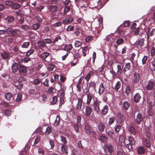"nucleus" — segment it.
I'll return each mask as SVG.
<instances>
[{"mask_svg": "<svg viewBox=\"0 0 155 155\" xmlns=\"http://www.w3.org/2000/svg\"><path fill=\"white\" fill-rule=\"evenodd\" d=\"M130 63H128L125 65L124 71V72L128 71L130 70Z\"/></svg>", "mask_w": 155, "mask_h": 155, "instance_id": "obj_46", "label": "nucleus"}, {"mask_svg": "<svg viewBox=\"0 0 155 155\" xmlns=\"http://www.w3.org/2000/svg\"><path fill=\"white\" fill-rule=\"evenodd\" d=\"M47 64L48 69L49 71H52L54 68V65L51 63H48Z\"/></svg>", "mask_w": 155, "mask_h": 155, "instance_id": "obj_42", "label": "nucleus"}, {"mask_svg": "<svg viewBox=\"0 0 155 155\" xmlns=\"http://www.w3.org/2000/svg\"><path fill=\"white\" fill-rule=\"evenodd\" d=\"M45 43L46 44H51L53 43V41L50 38H46L44 40Z\"/></svg>", "mask_w": 155, "mask_h": 155, "instance_id": "obj_62", "label": "nucleus"}, {"mask_svg": "<svg viewBox=\"0 0 155 155\" xmlns=\"http://www.w3.org/2000/svg\"><path fill=\"white\" fill-rule=\"evenodd\" d=\"M93 72L92 71H90L85 76V78L86 79L87 82H88L91 78V76L93 73Z\"/></svg>", "mask_w": 155, "mask_h": 155, "instance_id": "obj_37", "label": "nucleus"}, {"mask_svg": "<svg viewBox=\"0 0 155 155\" xmlns=\"http://www.w3.org/2000/svg\"><path fill=\"white\" fill-rule=\"evenodd\" d=\"M148 57L147 56H144L142 58V64L144 65L146 63V62L147 60Z\"/></svg>", "mask_w": 155, "mask_h": 155, "instance_id": "obj_61", "label": "nucleus"}, {"mask_svg": "<svg viewBox=\"0 0 155 155\" xmlns=\"http://www.w3.org/2000/svg\"><path fill=\"white\" fill-rule=\"evenodd\" d=\"M58 101V97L57 96H54L52 98V101L51 102L52 104H55Z\"/></svg>", "mask_w": 155, "mask_h": 155, "instance_id": "obj_56", "label": "nucleus"}, {"mask_svg": "<svg viewBox=\"0 0 155 155\" xmlns=\"http://www.w3.org/2000/svg\"><path fill=\"white\" fill-rule=\"evenodd\" d=\"M9 54L8 52L4 51L1 53V56L4 59H7L9 58Z\"/></svg>", "mask_w": 155, "mask_h": 155, "instance_id": "obj_26", "label": "nucleus"}, {"mask_svg": "<svg viewBox=\"0 0 155 155\" xmlns=\"http://www.w3.org/2000/svg\"><path fill=\"white\" fill-rule=\"evenodd\" d=\"M129 131L133 135H137L136 130L134 126H131L129 128Z\"/></svg>", "mask_w": 155, "mask_h": 155, "instance_id": "obj_31", "label": "nucleus"}, {"mask_svg": "<svg viewBox=\"0 0 155 155\" xmlns=\"http://www.w3.org/2000/svg\"><path fill=\"white\" fill-rule=\"evenodd\" d=\"M13 2L11 0H7L5 2V5L7 6H10L11 7L12 6Z\"/></svg>", "mask_w": 155, "mask_h": 155, "instance_id": "obj_45", "label": "nucleus"}, {"mask_svg": "<svg viewBox=\"0 0 155 155\" xmlns=\"http://www.w3.org/2000/svg\"><path fill=\"white\" fill-rule=\"evenodd\" d=\"M50 55V53H49L44 51L40 55L39 57L42 59L43 61L50 62L51 61V58H49Z\"/></svg>", "mask_w": 155, "mask_h": 155, "instance_id": "obj_2", "label": "nucleus"}, {"mask_svg": "<svg viewBox=\"0 0 155 155\" xmlns=\"http://www.w3.org/2000/svg\"><path fill=\"white\" fill-rule=\"evenodd\" d=\"M115 117L114 116L110 117L109 118V121L108 122L109 125L110 126L113 124L115 121Z\"/></svg>", "mask_w": 155, "mask_h": 155, "instance_id": "obj_41", "label": "nucleus"}, {"mask_svg": "<svg viewBox=\"0 0 155 155\" xmlns=\"http://www.w3.org/2000/svg\"><path fill=\"white\" fill-rule=\"evenodd\" d=\"M68 148L64 144H62L61 147V152L63 153L67 154L68 153Z\"/></svg>", "mask_w": 155, "mask_h": 155, "instance_id": "obj_16", "label": "nucleus"}, {"mask_svg": "<svg viewBox=\"0 0 155 155\" xmlns=\"http://www.w3.org/2000/svg\"><path fill=\"white\" fill-rule=\"evenodd\" d=\"M93 39V37L92 36H89L87 37L85 39V41L86 42H90Z\"/></svg>", "mask_w": 155, "mask_h": 155, "instance_id": "obj_64", "label": "nucleus"}, {"mask_svg": "<svg viewBox=\"0 0 155 155\" xmlns=\"http://www.w3.org/2000/svg\"><path fill=\"white\" fill-rule=\"evenodd\" d=\"M21 7V5L17 3H14L13 2L12 8L14 9H18Z\"/></svg>", "mask_w": 155, "mask_h": 155, "instance_id": "obj_35", "label": "nucleus"}, {"mask_svg": "<svg viewBox=\"0 0 155 155\" xmlns=\"http://www.w3.org/2000/svg\"><path fill=\"white\" fill-rule=\"evenodd\" d=\"M83 99L81 98H79L78 99V102L76 105V109L78 110H81Z\"/></svg>", "mask_w": 155, "mask_h": 155, "instance_id": "obj_15", "label": "nucleus"}, {"mask_svg": "<svg viewBox=\"0 0 155 155\" xmlns=\"http://www.w3.org/2000/svg\"><path fill=\"white\" fill-rule=\"evenodd\" d=\"M15 17L12 15L7 16L5 19L6 21L10 23L13 22L15 20Z\"/></svg>", "mask_w": 155, "mask_h": 155, "instance_id": "obj_24", "label": "nucleus"}, {"mask_svg": "<svg viewBox=\"0 0 155 155\" xmlns=\"http://www.w3.org/2000/svg\"><path fill=\"white\" fill-rule=\"evenodd\" d=\"M123 107L126 110H128V108L130 106V104L127 101L124 102L123 104Z\"/></svg>", "mask_w": 155, "mask_h": 155, "instance_id": "obj_33", "label": "nucleus"}, {"mask_svg": "<svg viewBox=\"0 0 155 155\" xmlns=\"http://www.w3.org/2000/svg\"><path fill=\"white\" fill-rule=\"evenodd\" d=\"M52 131V128L51 127H48L46 129V131H45V134L46 135L49 134Z\"/></svg>", "mask_w": 155, "mask_h": 155, "instance_id": "obj_47", "label": "nucleus"}, {"mask_svg": "<svg viewBox=\"0 0 155 155\" xmlns=\"http://www.w3.org/2000/svg\"><path fill=\"white\" fill-rule=\"evenodd\" d=\"M79 61V59H77L74 58L73 61L71 62V65L72 66H74L77 64L78 61Z\"/></svg>", "mask_w": 155, "mask_h": 155, "instance_id": "obj_59", "label": "nucleus"}, {"mask_svg": "<svg viewBox=\"0 0 155 155\" xmlns=\"http://www.w3.org/2000/svg\"><path fill=\"white\" fill-rule=\"evenodd\" d=\"M60 121V116L58 115L56 116V119L55 120L54 123V126H57L59 125Z\"/></svg>", "mask_w": 155, "mask_h": 155, "instance_id": "obj_34", "label": "nucleus"}, {"mask_svg": "<svg viewBox=\"0 0 155 155\" xmlns=\"http://www.w3.org/2000/svg\"><path fill=\"white\" fill-rule=\"evenodd\" d=\"M58 8L57 6L52 5L49 6L48 9L50 12H55L57 11Z\"/></svg>", "mask_w": 155, "mask_h": 155, "instance_id": "obj_17", "label": "nucleus"}, {"mask_svg": "<svg viewBox=\"0 0 155 155\" xmlns=\"http://www.w3.org/2000/svg\"><path fill=\"white\" fill-rule=\"evenodd\" d=\"M30 45V43L29 42H24L21 45L22 48H28Z\"/></svg>", "mask_w": 155, "mask_h": 155, "instance_id": "obj_54", "label": "nucleus"}, {"mask_svg": "<svg viewBox=\"0 0 155 155\" xmlns=\"http://www.w3.org/2000/svg\"><path fill=\"white\" fill-rule=\"evenodd\" d=\"M140 74L136 72L134 74L133 81L134 83H136L139 81L140 79Z\"/></svg>", "mask_w": 155, "mask_h": 155, "instance_id": "obj_20", "label": "nucleus"}, {"mask_svg": "<svg viewBox=\"0 0 155 155\" xmlns=\"http://www.w3.org/2000/svg\"><path fill=\"white\" fill-rule=\"evenodd\" d=\"M73 18L71 17H67L64 19L62 23L63 24H69L73 21Z\"/></svg>", "mask_w": 155, "mask_h": 155, "instance_id": "obj_13", "label": "nucleus"}, {"mask_svg": "<svg viewBox=\"0 0 155 155\" xmlns=\"http://www.w3.org/2000/svg\"><path fill=\"white\" fill-rule=\"evenodd\" d=\"M133 88L132 85H128L126 87L125 92L127 96H129Z\"/></svg>", "mask_w": 155, "mask_h": 155, "instance_id": "obj_14", "label": "nucleus"}, {"mask_svg": "<svg viewBox=\"0 0 155 155\" xmlns=\"http://www.w3.org/2000/svg\"><path fill=\"white\" fill-rule=\"evenodd\" d=\"M141 99V94L139 92L136 93L133 97L134 101L136 103H139Z\"/></svg>", "mask_w": 155, "mask_h": 155, "instance_id": "obj_10", "label": "nucleus"}, {"mask_svg": "<svg viewBox=\"0 0 155 155\" xmlns=\"http://www.w3.org/2000/svg\"><path fill=\"white\" fill-rule=\"evenodd\" d=\"M40 25V24L39 23H35L32 25L31 28L32 29L36 30L39 28Z\"/></svg>", "mask_w": 155, "mask_h": 155, "instance_id": "obj_29", "label": "nucleus"}, {"mask_svg": "<svg viewBox=\"0 0 155 155\" xmlns=\"http://www.w3.org/2000/svg\"><path fill=\"white\" fill-rule=\"evenodd\" d=\"M116 43L118 45H122L124 43V40L122 38H119L117 40Z\"/></svg>", "mask_w": 155, "mask_h": 155, "instance_id": "obj_48", "label": "nucleus"}, {"mask_svg": "<svg viewBox=\"0 0 155 155\" xmlns=\"http://www.w3.org/2000/svg\"><path fill=\"white\" fill-rule=\"evenodd\" d=\"M6 32L9 35H11L13 37H19L21 33V31L18 29L14 28L12 27H8L5 30L0 29V35H4Z\"/></svg>", "mask_w": 155, "mask_h": 155, "instance_id": "obj_1", "label": "nucleus"}, {"mask_svg": "<svg viewBox=\"0 0 155 155\" xmlns=\"http://www.w3.org/2000/svg\"><path fill=\"white\" fill-rule=\"evenodd\" d=\"M13 97L12 94L9 92H7L5 94V99L8 101H10Z\"/></svg>", "mask_w": 155, "mask_h": 155, "instance_id": "obj_32", "label": "nucleus"}, {"mask_svg": "<svg viewBox=\"0 0 155 155\" xmlns=\"http://www.w3.org/2000/svg\"><path fill=\"white\" fill-rule=\"evenodd\" d=\"M99 140L103 142L106 143L107 141V138L105 136L102 135L100 136Z\"/></svg>", "mask_w": 155, "mask_h": 155, "instance_id": "obj_43", "label": "nucleus"}, {"mask_svg": "<svg viewBox=\"0 0 155 155\" xmlns=\"http://www.w3.org/2000/svg\"><path fill=\"white\" fill-rule=\"evenodd\" d=\"M41 83L40 81L38 78L35 79L32 82L33 84L35 85L39 84Z\"/></svg>", "mask_w": 155, "mask_h": 155, "instance_id": "obj_57", "label": "nucleus"}, {"mask_svg": "<svg viewBox=\"0 0 155 155\" xmlns=\"http://www.w3.org/2000/svg\"><path fill=\"white\" fill-rule=\"evenodd\" d=\"M71 8L69 6H66L64 7V9L63 12L64 15H66L70 10Z\"/></svg>", "mask_w": 155, "mask_h": 155, "instance_id": "obj_44", "label": "nucleus"}, {"mask_svg": "<svg viewBox=\"0 0 155 155\" xmlns=\"http://www.w3.org/2000/svg\"><path fill=\"white\" fill-rule=\"evenodd\" d=\"M96 84L94 81L87 83V87L85 88L86 93H89V90L91 88L94 90L95 89Z\"/></svg>", "mask_w": 155, "mask_h": 155, "instance_id": "obj_5", "label": "nucleus"}, {"mask_svg": "<svg viewBox=\"0 0 155 155\" xmlns=\"http://www.w3.org/2000/svg\"><path fill=\"white\" fill-rule=\"evenodd\" d=\"M101 103V102L99 100H96L95 101H94L93 107L94 110L96 111L97 114H99L100 111L99 106L100 104Z\"/></svg>", "mask_w": 155, "mask_h": 155, "instance_id": "obj_6", "label": "nucleus"}, {"mask_svg": "<svg viewBox=\"0 0 155 155\" xmlns=\"http://www.w3.org/2000/svg\"><path fill=\"white\" fill-rule=\"evenodd\" d=\"M40 141V137L39 136H38L35 138L34 143V145L35 146Z\"/></svg>", "mask_w": 155, "mask_h": 155, "instance_id": "obj_55", "label": "nucleus"}, {"mask_svg": "<svg viewBox=\"0 0 155 155\" xmlns=\"http://www.w3.org/2000/svg\"><path fill=\"white\" fill-rule=\"evenodd\" d=\"M121 127L120 125H117L115 127V130L116 132L118 133L121 129Z\"/></svg>", "mask_w": 155, "mask_h": 155, "instance_id": "obj_63", "label": "nucleus"}, {"mask_svg": "<svg viewBox=\"0 0 155 155\" xmlns=\"http://www.w3.org/2000/svg\"><path fill=\"white\" fill-rule=\"evenodd\" d=\"M150 102L151 104H150V108L147 111L148 115L150 116H153L154 114V111L152 108L153 106V104L151 101H150Z\"/></svg>", "mask_w": 155, "mask_h": 155, "instance_id": "obj_11", "label": "nucleus"}, {"mask_svg": "<svg viewBox=\"0 0 155 155\" xmlns=\"http://www.w3.org/2000/svg\"><path fill=\"white\" fill-rule=\"evenodd\" d=\"M104 149L105 153H109L110 155H112V153L114 152V147L111 144H107L104 145Z\"/></svg>", "mask_w": 155, "mask_h": 155, "instance_id": "obj_4", "label": "nucleus"}, {"mask_svg": "<svg viewBox=\"0 0 155 155\" xmlns=\"http://www.w3.org/2000/svg\"><path fill=\"white\" fill-rule=\"evenodd\" d=\"M105 127V125L103 123H99L98 128L100 131L103 132L104 131Z\"/></svg>", "mask_w": 155, "mask_h": 155, "instance_id": "obj_30", "label": "nucleus"}, {"mask_svg": "<svg viewBox=\"0 0 155 155\" xmlns=\"http://www.w3.org/2000/svg\"><path fill=\"white\" fill-rule=\"evenodd\" d=\"M29 94L31 95H36L38 94L37 92L34 89H31L29 91Z\"/></svg>", "mask_w": 155, "mask_h": 155, "instance_id": "obj_58", "label": "nucleus"}, {"mask_svg": "<svg viewBox=\"0 0 155 155\" xmlns=\"http://www.w3.org/2000/svg\"><path fill=\"white\" fill-rule=\"evenodd\" d=\"M108 107L107 105H105L103 107V109L101 110V114L103 115L106 114L108 112Z\"/></svg>", "mask_w": 155, "mask_h": 155, "instance_id": "obj_27", "label": "nucleus"}, {"mask_svg": "<svg viewBox=\"0 0 155 155\" xmlns=\"http://www.w3.org/2000/svg\"><path fill=\"white\" fill-rule=\"evenodd\" d=\"M45 44L44 40L43 41H38V45L41 48H44L46 46Z\"/></svg>", "mask_w": 155, "mask_h": 155, "instance_id": "obj_28", "label": "nucleus"}, {"mask_svg": "<svg viewBox=\"0 0 155 155\" xmlns=\"http://www.w3.org/2000/svg\"><path fill=\"white\" fill-rule=\"evenodd\" d=\"M12 72L14 73L17 72L18 69H19V67L18 64L15 62L14 63L12 64Z\"/></svg>", "mask_w": 155, "mask_h": 155, "instance_id": "obj_12", "label": "nucleus"}, {"mask_svg": "<svg viewBox=\"0 0 155 155\" xmlns=\"http://www.w3.org/2000/svg\"><path fill=\"white\" fill-rule=\"evenodd\" d=\"M125 139L124 135H120L119 137V141L120 143V145L122 146H125L126 144L125 142Z\"/></svg>", "mask_w": 155, "mask_h": 155, "instance_id": "obj_21", "label": "nucleus"}, {"mask_svg": "<svg viewBox=\"0 0 155 155\" xmlns=\"http://www.w3.org/2000/svg\"><path fill=\"white\" fill-rule=\"evenodd\" d=\"M15 86L18 89L20 90L22 88L23 84L21 82H19L18 84H15Z\"/></svg>", "mask_w": 155, "mask_h": 155, "instance_id": "obj_38", "label": "nucleus"}, {"mask_svg": "<svg viewBox=\"0 0 155 155\" xmlns=\"http://www.w3.org/2000/svg\"><path fill=\"white\" fill-rule=\"evenodd\" d=\"M34 51L35 50L34 49L31 48L26 52V55L29 56L32 54Z\"/></svg>", "mask_w": 155, "mask_h": 155, "instance_id": "obj_53", "label": "nucleus"}, {"mask_svg": "<svg viewBox=\"0 0 155 155\" xmlns=\"http://www.w3.org/2000/svg\"><path fill=\"white\" fill-rule=\"evenodd\" d=\"M121 86V83L120 81H118L117 82L115 86V90L116 91H117L120 88Z\"/></svg>", "mask_w": 155, "mask_h": 155, "instance_id": "obj_50", "label": "nucleus"}, {"mask_svg": "<svg viewBox=\"0 0 155 155\" xmlns=\"http://www.w3.org/2000/svg\"><path fill=\"white\" fill-rule=\"evenodd\" d=\"M93 95L91 94H87V101L86 104L89 105L91 103L93 98Z\"/></svg>", "mask_w": 155, "mask_h": 155, "instance_id": "obj_25", "label": "nucleus"}, {"mask_svg": "<svg viewBox=\"0 0 155 155\" xmlns=\"http://www.w3.org/2000/svg\"><path fill=\"white\" fill-rule=\"evenodd\" d=\"M19 72H21L24 74H26L28 72L27 69L25 66L20 64L19 66Z\"/></svg>", "mask_w": 155, "mask_h": 155, "instance_id": "obj_18", "label": "nucleus"}, {"mask_svg": "<svg viewBox=\"0 0 155 155\" xmlns=\"http://www.w3.org/2000/svg\"><path fill=\"white\" fill-rule=\"evenodd\" d=\"M117 74L118 75H120L121 74L122 72V69L121 65H117Z\"/></svg>", "mask_w": 155, "mask_h": 155, "instance_id": "obj_52", "label": "nucleus"}, {"mask_svg": "<svg viewBox=\"0 0 155 155\" xmlns=\"http://www.w3.org/2000/svg\"><path fill=\"white\" fill-rule=\"evenodd\" d=\"M145 150L143 146H140L138 147L137 152L139 154H142L145 153Z\"/></svg>", "mask_w": 155, "mask_h": 155, "instance_id": "obj_22", "label": "nucleus"}, {"mask_svg": "<svg viewBox=\"0 0 155 155\" xmlns=\"http://www.w3.org/2000/svg\"><path fill=\"white\" fill-rule=\"evenodd\" d=\"M116 116L117 119L119 123H123L124 121L125 117L121 114L120 113H118L116 115Z\"/></svg>", "mask_w": 155, "mask_h": 155, "instance_id": "obj_9", "label": "nucleus"}, {"mask_svg": "<svg viewBox=\"0 0 155 155\" xmlns=\"http://www.w3.org/2000/svg\"><path fill=\"white\" fill-rule=\"evenodd\" d=\"M129 140L130 143H131V144L134 145L135 144V141L134 140V138L132 136H130L129 137Z\"/></svg>", "mask_w": 155, "mask_h": 155, "instance_id": "obj_49", "label": "nucleus"}, {"mask_svg": "<svg viewBox=\"0 0 155 155\" xmlns=\"http://www.w3.org/2000/svg\"><path fill=\"white\" fill-rule=\"evenodd\" d=\"M150 56L153 57L155 54V47H152L150 50Z\"/></svg>", "mask_w": 155, "mask_h": 155, "instance_id": "obj_60", "label": "nucleus"}, {"mask_svg": "<svg viewBox=\"0 0 155 155\" xmlns=\"http://www.w3.org/2000/svg\"><path fill=\"white\" fill-rule=\"evenodd\" d=\"M155 85V83L152 81L151 80H149L145 87L146 90L148 91L152 90Z\"/></svg>", "mask_w": 155, "mask_h": 155, "instance_id": "obj_7", "label": "nucleus"}, {"mask_svg": "<svg viewBox=\"0 0 155 155\" xmlns=\"http://www.w3.org/2000/svg\"><path fill=\"white\" fill-rule=\"evenodd\" d=\"M144 118V117L142 114L141 113H139L136 116L134 117V122L137 125H139L143 120Z\"/></svg>", "mask_w": 155, "mask_h": 155, "instance_id": "obj_3", "label": "nucleus"}, {"mask_svg": "<svg viewBox=\"0 0 155 155\" xmlns=\"http://www.w3.org/2000/svg\"><path fill=\"white\" fill-rule=\"evenodd\" d=\"M144 39L143 38H142L137 41L136 42V44L137 45H140V46H142L144 44Z\"/></svg>", "mask_w": 155, "mask_h": 155, "instance_id": "obj_36", "label": "nucleus"}, {"mask_svg": "<svg viewBox=\"0 0 155 155\" xmlns=\"http://www.w3.org/2000/svg\"><path fill=\"white\" fill-rule=\"evenodd\" d=\"M22 94L21 93H18L17 94V97L16 99V101L17 102L20 101L22 98Z\"/></svg>", "mask_w": 155, "mask_h": 155, "instance_id": "obj_51", "label": "nucleus"}, {"mask_svg": "<svg viewBox=\"0 0 155 155\" xmlns=\"http://www.w3.org/2000/svg\"><path fill=\"white\" fill-rule=\"evenodd\" d=\"M150 29L149 28L147 34V39H150L149 37L150 36H154L155 35V29L153 28L152 29L151 31H150Z\"/></svg>", "mask_w": 155, "mask_h": 155, "instance_id": "obj_19", "label": "nucleus"}, {"mask_svg": "<svg viewBox=\"0 0 155 155\" xmlns=\"http://www.w3.org/2000/svg\"><path fill=\"white\" fill-rule=\"evenodd\" d=\"M54 88L52 87H50L48 89L47 92L48 93L51 95H52L55 92L54 91Z\"/></svg>", "mask_w": 155, "mask_h": 155, "instance_id": "obj_39", "label": "nucleus"}, {"mask_svg": "<svg viewBox=\"0 0 155 155\" xmlns=\"http://www.w3.org/2000/svg\"><path fill=\"white\" fill-rule=\"evenodd\" d=\"M92 112V108L89 106L86 107L84 112H83L84 114L87 117L90 116Z\"/></svg>", "mask_w": 155, "mask_h": 155, "instance_id": "obj_8", "label": "nucleus"}, {"mask_svg": "<svg viewBox=\"0 0 155 155\" xmlns=\"http://www.w3.org/2000/svg\"><path fill=\"white\" fill-rule=\"evenodd\" d=\"M105 90V87L103 83H101L100 85L98 90V93L100 95L101 94L104 92Z\"/></svg>", "mask_w": 155, "mask_h": 155, "instance_id": "obj_23", "label": "nucleus"}, {"mask_svg": "<svg viewBox=\"0 0 155 155\" xmlns=\"http://www.w3.org/2000/svg\"><path fill=\"white\" fill-rule=\"evenodd\" d=\"M73 48L71 44L66 45L64 48V50L66 51H70Z\"/></svg>", "mask_w": 155, "mask_h": 155, "instance_id": "obj_40", "label": "nucleus"}]
</instances>
